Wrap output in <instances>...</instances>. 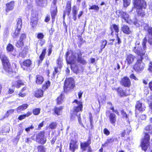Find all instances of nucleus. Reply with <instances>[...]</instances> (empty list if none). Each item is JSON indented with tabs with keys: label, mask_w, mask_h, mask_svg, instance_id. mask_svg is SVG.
<instances>
[{
	"label": "nucleus",
	"mask_w": 152,
	"mask_h": 152,
	"mask_svg": "<svg viewBox=\"0 0 152 152\" xmlns=\"http://www.w3.org/2000/svg\"><path fill=\"white\" fill-rule=\"evenodd\" d=\"M147 39L146 37L144 38L142 42V46H136L133 49V51L137 55V57L136 61L133 66V69L137 73H140L144 69L145 65L143 62V60L147 56V54H146V43Z\"/></svg>",
	"instance_id": "nucleus-1"
},
{
	"label": "nucleus",
	"mask_w": 152,
	"mask_h": 152,
	"mask_svg": "<svg viewBox=\"0 0 152 152\" xmlns=\"http://www.w3.org/2000/svg\"><path fill=\"white\" fill-rule=\"evenodd\" d=\"M0 59L2 62L3 69L6 75L10 77L15 75L16 72L12 70L8 57L1 50H0Z\"/></svg>",
	"instance_id": "nucleus-2"
},
{
	"label": "nucleus",
	"mask_w": 152,
	"mask_h": 152,
	"mask_svg": "<svg viewBox=\"0 0 152 152\" xmlns=\"http://www.w3.org/2000/svg\"><path fill=\"white\" fill-rule=\"evenodd\" d=\"M72 103H75L76 105L74 104L73 110L70 111V118L73 119L76 116L77 117L78 122L80 123L81 122L80 114L79 113L83 110V102L81 100L78 101L77 99H75Z\"/></svg>",
	"instance_id": "nucleus-3"
},
{
	"label": "nucleus",
	"mask_w": 152,
	"mask_h": 152,
	"mask_svg": "<svg viewBox=\"0 0 152 152\" xmlns=\"http://www.w3.org/2000/svg\"><path fill=\"white\" fill-rule=\"evenodd\" d=\"M134 7L136 9L137 15L138 17H144L145 15V12L143 9H145L147 4L145 0H133Z\"/></svg>",
	"instance_id": "nucleus-4"
},
{
	"label": "nucleus",
	"mask_w": 152,
	"mask_h": 152,
	"mask_svg": "<svg viewBox=\"0 0 152 152\" xmlns=\"http://www.w3.org/2000/svg\"><path fill=\"white\" fill-rule=\"evenodd\" d=\"M70 51H67L65 53V60L67 64L70 65L71 70L76 74L79 72L80 69L79 66L76 63V57L74 55L69 56Z\"/></svg>",
	"instance_id": "nucleus-5"
},
{
	"label": "nucleus",
	"mask_w": 152,
	"mask_h": 152,
	"mask_svg": "<svg viewBox=\"0 0 152 152\" xmlns=\"http://www.w3.org/2000/svg\"><path fill=\"white\" fill-rule=\"evenodd\" d=\"M75 87L74 80L72 77L66 78L64 80L63 86V92L67 94Z\"/></svg>",
	"instance_id": "nucleus-6"
},
{
	"label": "nucleus",
	"mask_w": 152,
	"mask_h": 152,
	"mask_svg": "<svg viewBox=\"0 0 152 152\" xmlns=\"http://www.w3.org/2000/svg\"><path fill=\"white\" fill-rule=\"evenodd\" d=\"M114 89L116 91L118 96L120 98L126 97L131 94L129 88L119 86Z\"/></svg>",
	"instance_id": "nucleus-7"
},
{
	"label": "nucleus",
	"mask_w": 152,
	"mask_h": 152,
	"mask_svg": "<svg viewBox=\"0 0 152 152\" xmlns=\"http://www.w3.org/2000/svg\"><path fill=\"white\" fill-rule=\"evenodd\" d=\"M144 134V137L142 139L141 142L140 147L142 150L145 151L150 145V137L147 132H145Z\"/></svg>",
	"instance_id": "nucleus-8"
},
{
	"label": "nucleus",
	"mask_w": 152,
	"mask_h": 152,
	"mask_svg": "<svg viewBox=\"0 0 152 152\" xmlns=\"http://www.w3.org/2000/svg\"><path fill=\"white\" fill-rule=\"evenodd\" d=\"M91 143V137L89 136L86 142H81L80 143V148L82 151H86L87 149V152H92L90 144Z\"/></svg>",
	"instance_id": "nucleus-9"
},
{
	"label": "nucleus",
	"mask_w": 152,
	"mask_h": 152,
	"mask_svg": "<svg viewBox=\"0 0 152 152\" xmlns=\"http://www.w3.org/2000/svg\"><path fill=\"white\" fill-rule=\"evenodd\" d=\"M72 10V0L66 1L65 8L63 11V18L64 20L66 15L69 16L71 14Z\"/></svg>",
	"instance_id": "nucleus-10"
},
{
	"label": "nucleus",
	"mask_w": 152,
	"mask_h": 152,
	"mask_svg": "<svg viewBox=\"0 0 152 152\" xmlns=\"http://www.w3.org/2000/svg\"><path fill=\"white\" fill-rule=\"evenodd\" d=\"M106 114L111 124L115 126L117 122L116 115L114 113H111L108 110L106 112Z\"/></svg>",
	"instance_id": "nucleus-11"
},
{
	"label": "nucleus",
	"mask_w": 152,
	"mask_h": 152,
	"mask_svg": "<svg viewBox=\"0 0 152 152\" xmlns=\"http://www.w3.org/2000/svg\"><path fill=\"white\" fill-rule=\"evenodd\" d=\"M45 131H42L37 135L36 137V140H37L39 139V140L37 141L38 143L44 145L46 142L47 140L45 137Z\"/></svg>",
	"instance_id": "nucleus-12"
},
{
	"label": "nucleus",
	"mask_w": 152,
	"mask_h": 152,
	"mask_svg": "<svg viewBox=\"0 0 152 152\" xmlns=\"http://www.w3.org/2000/svg\"><path fill=\"white\" fill-rule=\"evenodd\" d=\"M56 1L57 0H53V4L54 6L51 7V9L50 11L52 22L55 21L57 15L58 10L57 7L56 6Z\"/></svg>",
	"instance_id": "nucleus-13"
},
{
	"label": "nucleus",
	"mask_w": 152,
	"mask_h": 152,
	"mask_svg": "<svg viewBox=\"0 0 152 152\" xmlns=\"http://www.w3.org/2000/svg\"><path fill=\"white\" fill-rule=\"evenodd\" d=\"M38 14L36 12H33L31 14L30 24L32 28L35 27L37 25L38 20Z\"/></svg>",
	"instance_id": "nucleus-14"
},
{
	"label": "nucleus",
	"mask_w": 152,
	"mask_h": 152,
	"mask_svg": "<svg viewBox=\"0 0 152 152\" xmlns=\"http://www.w3.org/2000/svg\"><path fill=\"white\" fill-rule=\"evenodd\" d=\"M120 83L122 86L128 88H129L131 85V80L129 77L126 76L121 78Z\"/></svg>",
	"instance_id": "nucleus-15"
},
{
	"label": "nucleus",
	"mask_w": 152,
	"mask_h": 152,
	"mask_svg": "<svg viewBox=\"0 0 152 152\" xmlns=\"http://www.w3.org/2000/svg\"><path fill=\"white\" fill-rule=\"evenodd\" d=\"M116 13L118 17H120L124 19L127 23H130L129 20V15L127 13L120 10L116 11Z\"/></svg>",
	"instance_id": "nucleus-16"
},
{
	"label": "nucleus",
	"mask_w": 152,
	"mask_h": 152,
	"mask_svg": "<svg viewBox=\"0 0 152 152\" xmlns=\"http://www.w3.org/2000/svg\"><path fill=\"white\" fill-rule=\"evenodd\" d=\"M16 79H18V80H17L13 81L12 83L11 87L15 88H20L21 86L24 85V83L23 81L19 78V76L15 77Z\"/></svg>",
	"instance_id": "nucleus-17"
},
{
	"label": "nucleus",
	"mask_w": 152,
	"mask_h": 152,
	"mask_svg": "<svg viewBox=\"0 0 152 152\" xmlns=\"http://www.w3.org/2000/svg\"><path fill=\"white\" fill-rule=\"evenodd\" d=\"M135 56L132 53L126 55L125 63L128 66L132 65L134 62Z\"/></svg>",
	"instance_id": "nucleus-18"
},
{
	"label": "nucleus",
	"mask_w": 152,
	"mask_h": 152,
	"mask_svg": "<svg viewBox=\"0 0 152 152\" xmlns=\"http://www.w3.org/2000/svg\"><path fill=\"white\" fill-rule=\"evenodd\" d=\"M135 109L142 113L145 110L146 107L143 104L141 100H140L137 101L135 106Z\"/></svg>",
	"instance_id": "nucleus-19"
},
{
	"label": "nucleus",
	"mask_w": 152,
	"mask_h": 152,
	"mask_svg": "<svg viewBox=\"0 0 152 152\" xmlns=\"http://www.w3.org/2000/svg\"><path fill=\"white\" fill-rule=\"evenodd\" d=\"M78 147L77 140H71L69 143V150L72 152H75V150L78 149Z\"/></svg>",
	"instance_id": "nucleus-20"
},
{
	"label": "nucleus",
	"mask_w": 152,
	"mask_h": 152,
	"mask_svg": "<svg viewBox=\"0 0 152 152\" xmlns=\"http://www.w3.org/2000/svg\"><path fill=\"white\" fill-rule=\"evenodd\" d=\"M83 53L81 52L80 49L77 50V52L76 53V54L77 56V60L78 62L82 64H85L87 62L83 58H82Z\"/></svg>",
	"instance_id": "nucleus-21"
},
{
	"label": "nucleus",
	"mask_w": 152,
	"mask_h": 152,
	"mask_svg": "<svg viewBox=\"0 0 152 152\" xmlns=\"http://www.w3.org/2000/svg\"><path fill=\"white\" fill-rule=\"evenodd\" d=\"M110 29L111 31L110 35L112 36H114V31L116 34H118L119 32V27L118 25L115 24H113L110 27Z\"/></svg>",
	"instance_id": "nucleus-22"
},
{
	"label": "nucleus",
	"mask_w": 152,
	"mask_h": 152,
	"mask_svg": "<svg viewBox=\"0 0 152 152\" xmlns=\"http://www.w3.org/2000/svg\"><path fill=\"white\" fill-rule=\"evenodd\" d=\"M121 29L123 32L125 34L129 35L132 34V31L130 27L126 25H123L121 27Z\"/></svg>",
	"instance_id": "nucleus-23"
},
{
	"label": "nucleus",
	"mask_w": 152,
	"mask_h": 152,
	"mask_svg": "<svg viewBox=\"0 0 152 152\" xmlns=\"http://www.w3.org/2000/svg\"><path fill=\"white\" fill-rule=\"evenodd\" d=\"M15 2L14 1H12L6 4L5 11L6 12H8L13 9L15 6Z\"/></svg>",
	"instance_id": "nucleus-24"
},
{
	"label": "nucleus",
	"mask_w": 152,
	"mask_h": 152,
	"mask_svg": "<svg viewBox=\"0 0 152 152\" xmlns=\"http://www.w3.org/2000/svg\"><path fill=\"white\" fill-rule=\"evenodd\" d=\"M44 91L42 89H37L34 91V95L37 98H41L43 96Z\"/></svg>",
	"instance_id": "nucleus-25"
},
{
	"label": "nucleus",
	"mask_w": 152,
	"mask_h": 152,
	"mask_svg": "<svg viewBox=\"0 0 152 152\" xmlns=\"http://www.w3.org/2000/svg\"><path fill=\"white\" fill-rule=\"evenodd\" d=\"M46 49L44 48L42 52L39 56V60L38 61V65L42 63L43 60L44 59L46 53Z\"/></svg>",
	"instance_id": "nucleus-26"
},
{
	"label": "nucleus",
	"mask_w": 152,
	"mask_h": 152,
	"mask_svg": "<svg viewBox=\"0 0 152 152\" xmlns=\"http://www.w3.org/2000/svg\"><path fill=\"white\" fill-rule=\"evenodd\" d=\"M31 64L32 62L29 59L25 60L22 63L20 64L21 67L24 69H25L24 66H25L26 68H28L29 67Z\"/></svg>",
	"instance_id": "nucleus-27"
},
{
	"label": "nucleus",
	"mask_w": 152,
	"mask_h": 152,
	"mask_svg": "<svg viewBox=\"0 0 152 152\" xmlns=\"http://www.w3.org/2000/svg\"><path fill=\"white\" fill-rule=\"evenodd\" d=\"M64 108V105H61L59 107H55L53 109L54 113L58 115H59L61 114Z\"/></svg>",
	"instance_id": "nucleus-28"
},
{
	"label": "nucleus",
	"mask_w": 152,
	"mask_h": 152,
	"mask_svg": "<svg viewBox=\"0 0 152 152\" xmlns=\"http://www.w3.org/2000/svg\"><path fill=\"white\" fill-rule=\"evenodd\" d=\"M35 83L37 85H41L44 81L43 77L40 75H37L35 77Z\"/></svg>",
	"instance_id": "nucleus-29"
},
{
	"label": "nucleus",
	"mask_w": 152,
	"mask_h": 152,
	"mask_svg": "<svg viewBox=\"0 0 152 152\" xmlns=\"http://www.w3.org/2000/svg\"><path fill=\"white\" fill-rule=\"evenodd\" d=\"M64 94L61 93L56 99V104L57 105H60L62 104L64 102V99L65 98Z\"/></svg>",
	"instance_id": "nucleus-30"
},
{
	"label": "nucleus",
	"mask_w": 152,
	"mask_h": 152,
	"mask_svg": "<svg viewBox=\"0 0 152 152\" xmlns=\"http://www.w3.org/2000/svg\"><path fill=\"white\" fill-rule=\"evenodd\" d=\"M116 140L117 138H115L113 137H111L109 138H108L107 139L104 143L102 145V146L105 147L107 146L109 144L113 143L115 140Z\"/></svg>",
	"instance_id": "nucleus-31"
},
{
	"label": "nucleus",
	"mask_w": 152,
	"mask_h": 152,
	"mask_svg": "<svg viewBox=\"0 0 152 152\" xmlns=\"http://www.w3.org/2000/svg\"><path fill=\"white\" fill-rule=\"evenodd\" d=\"M28 50V46H25L20 53L19 55L23 58H24L26 56Z\"/></svg>",
	"instance_id": "nucleus-32"
},
{
	"label": "nucleus",
	"mask_w": 152,
	"mask_h": 152,
	"mask_svg": "<svg viewBox=\"0 0 152 152\" xmlns=\"http://www.w3.org/2000/svg\"><path fill=\"white\" fill-rule=\"evenodd\" d=\"M78 12V10L76 6L74 5L73 6L72 11V18L74 21H76L77 20V15Z\"/></svg>",
	"instance_id": "nucleus-33"
},
{
	"label": "nucleus",
	"mask_w": 152,
	"mask_h": 152,
	"mask_svg": "<svg viewBox=\"0 0 152 152\" xmlns=\"http://www.w3.org/2000/svg\"><path fill=\"white\" fill-rule=\"evenodd\" d=\"M63 59L60 56H59L58 58L56 60V64H57V66L59 67V69H61L63 66Z\"/></svg>",
	"instance_id": "nucleus-34"
},
{
	"label": "nucleus",
	"mask_w": 152,
	"mask_h": 152,
	"mask_svg": "<svg viewBox=\"0 0 152 152\" xmlns=\"http://www.w3.org/2000/svg\"><path fill=\"white\" fill-rule=\"evenodd\" d=\"M28 106V105L27 104H23L18 106L16 110L17 112H19L26 109Z\"/></svg>",
	"instance_id": "nucleus-35"
},
{
	"label": "nucleus",
	"mask_w": 152,
	"mask_h": 152,
	"mask_svg": "<svg viewBox=\"0 0 152 152\" xmlns=\"http://www.w3.org/2000/svg\"><path fill=\"white\" fill-rule=\"evenodd\" d=\"M50 82L49 80L45 81L43 84L42 85V89L45 91L50 86Z\"/></svg>",
	"instance_id": "nucleus-36"
},
{
	"label": "nucleus",
	"mask_w": 152,
	"mask_h": 152,
	"mask_svg": "<svg viewBox=\"0 0 152 152\" xmlns=\"http://www.w3.org/2000/svg\"><path fill=\"white\" fill-rule=\"evenodd\" d=\"M107 41L105 39H103L101 41L100 45V50L99 51V53H101L102 52L103 50L105 48L107 44Z\"/></svg>",
	"instance_id": "nucleus-37"
},
{
	"label": "nucleus",
	"mask_w": 152,
	"mask_h": 152,
	"mask_svg": "<svg viewBox=\"0 0 152 152\" xmlns=\"http://www.w3.org/2000/svg\"><path fill=\"white\" fill-rule=\"evenodd\" d=\"M21 29L16 28L15 31L12 34V36L13 38H18L19 35L20 34Z\"/></svg>",
	"instance_id": "nucleus-38"
},
{
	"label": "nucleus",
	"mask_w": 152,
	"mask_h": 152,
	"mask_svg": "<svg viewBox=\"0 0 152 152\" xmlns=\"http://www.w3.org/2000/svg\"><path fill=\"white\" fill-rule=\"evenodd\" d=\"M144 130L148 134H152V125L148 124L144 128Z\"/></svg>",
	"instance_id": "nucleus-39"
},
{
	"label": "nucleus",
	"mask_w": 152,
	"mask_h": 152,
	"mask_svg": "<svg viewBox=\"0 0 152 152\" xmlns=\"http://www.w3.org/2000/svg\"><path fill=\"white\" fill-rule=\"evenodd\" d=\"M26 89L27 88L26 86H24L22 88L18 94L19 97H24L26 96V93H24L23 92L26 91Z\"/></svg>",
	"instance_id": "nucleus-40"
},
{
	"label": "nucleus",
	"mask_w": 152,
	"mask_h": 152,
	"mask_svg": "<svg viewBox=\"0 0 152 152\" xmlns=\"http://www.w3.org/2000/svg\"><path fill=\"white\" fill-rule=\"evenodd\" d=\"M37 152H46V148L45 146L42 145L37 146Z\"/></svg>",
	"instance_id": "nucleus-41"
},
{
	"label": "nucleus",
	"mask_w": 152,
	"mask_h": 152,
	"mask_svg": "<svg viewBox=\"0 0 152 152\" xmlns=\"http://www.w3.org/2000/svg\"><path fill=\"white\" fill-rule=\"evenodd\" d=\"M22 22L21 19L20 18H18L17 19L16 28L21 29L22 28Z\"/></svg>",
	"instance_id": "nucleus-42"
},
{
	"label": "nucleus",
	"mask_w": 152,
	"mask_h": 152,
	"mask_svg": "<svg viewBox=\"0 0 152 152\" xmlns=\"http://www.w3.org/2000/svg\"><path fill=\"white\" fill-rule=\"evenodd\" d=\"M6 48L7 52H11L13 50L14 48L12 44L9 43L7 45Z\"/></svg>",
	"instance_id": "nucleus-43"
},
{
	"label": "nucleus",
	"mask_w": 152,
	"mask_h": 152,
	"mask_svg": "<svg viewBox=\"0 0 152 152\" xmlns=\"http://www.w3.org/2000/svg\"><path fill=\"white\" fill-rule=\"evenodd\" d=\"M24 42L22 41L19 40L15 43V46L18 48H20L24 45Z\"/></svg>",
	"instance_id": "nucleus-44"
},
{
	"label": "nucleus",
	"mask_w": 152,
	"mask_h": 152,
	"mask_svg": "<svg viewBox=\"0 0 152 152\" xmlns=\"http://www.w3.org/2000/svg\"><path fill=\"white\" fill-rule=\"evenodd\" d=\"M99 7L96 5H92L89 8V10H94L96 12H98L99 10Z\"/></svg>",
	"instance_id": "nucleus-45"
},
{
	"label": "nucleus",
	"mask_w": 152,
	"mask_h": 152,
	"mask_svg": "<svg viewBox=\"0 0 152 152\" xmlns=\"http://www.w3.org/2000/svg\"><path fill=\"white\" fill-rule=\"evenodd\" d=\"M54 71L52 73L53 76V77H55L57 73H60L61 71V69H59V67L57 66L54 67Z\"/></svg>",
	"instance_id": "nucleus-46"
},
{
	"label": "nucleus",
	"mask_w": 152,
	"mask_h": 152,
	"mask_svg": "<svg viewBox=\"0 0 152 152\" xmlns=\"http://www.w3.org/2000/svg\"><path fill=\"white\" fill-rule=\"evenodd\" d=\"M41 109L39 108H36L34 109L32 111V113L34 115H38L40 113Z\"/></svg>",
	"instance_id": "nucleus-47"
},
{
	"label": "nucleus",
	"mask_w": 152,
	"mask_h": 152,
	"mask_svg": "<svg viewBox=\"0 0 152 152\" xmlns=\"http://www.w3.org/2000/svg\"><path fill=\"white\" fill-rule=\"evenodd\" d=\"M131 0H123L124 7H126L130 4Z\"/></svg>",
	"instance_id": "nucleus-48"
},
{
	"label": "nucleus",
	"mask_w": 152,
	"mask_h": 152,
	"mask_svg": "<svg viewBox=\"0 0 152 152\" xmlns=\"http://www.w3.org/2000/svg\"><path fill=\"white\" fill-rule=\"evenodd\" d=\"M57 125V124L56 122H52L50 124L49 127L51 129H54L56 128Z\"/></svg>",
	"instance_id": "nucleus-49"
},
{
	"label": "nucleus",
	"mask_w": 152,
	"mask_h": 152,
	"mask_svg": "<svg viewBox=\"0 0 152 152\" xmlns=\"http://www.w3.org/2000/svg\"><path fill=\"white\" fill-rule=\"evenodd\" d=\"M116 40L117 42L115 44V46H116L117 45H119L122 42L121 40L118 36V34H116Z\"/></svg>",
	"instance_id": "nucleus-50"
},
{
	"label": "nucleus",
	"mask_w": 152,
	"mask_h": 152,
	"mask_svg": "<svg viewBox=\"0 0 152 152\" xmlns=\"http://www.w3.org/2000/svg\"><path fill=\"white\" fill-rule=\"evenodd\" d=\"M89 119L90 124V126L91 128L93 127V118L92 115V114L91 113H89Z\"/></svg>",
	"instance_id": "nucleus-51"
},
{
	"label": "nucleus",
	"mask_w": 152,
	"mask_h": 152,
	"mask_svg": "<svg viewBox=\"0 0 152 152\" xmlns=\"http://www.w3.org/2000/svg\"><path fill=\"white\" fill-rule=\"evenodd\" d=\"M62 144L61 143L60 146L57 145L55 150V152H64L62 151Z\"/></svg>",
	"instance_id": "nucleus-52"
},
{
	"label": "nucleus",
	"mask_w": 152,
	"mask_h": 152,
	"mask_svg": "<svg viewBox=\"0 0 152 152\" xmlns=\"http://www.w3.org/2000/svg\"><path fill=\"white\" fill-rule=\"evenodd\" d=\"M26 38V35L24 33H22L21 34L19 40L22 41L24 42Z\"/></svg>",
	"instance_id": "nucleus-53"
},
{
	"label": "nucleus",
	"mask_w": 152,
	"mask_h": 152,
	"mask_svg": "<svg viewBox=\"0 0 152 152\" xmlns=\"http://www.w3.org/2000/svg\"><path fill=\"white\" fill-rule=\"evenodd\" d=\"M121 112L123 118H125L126 119L128 118L127 115L124 110H121Z\"/></svg>",
	"instance_id": "nucleus-54"
},
{
	"label": "nucleus",
	"mask_w": 152,
	"mask_h": 152,
	"mask_svg": "<svg viewBox=\"0 0 152 152\" xmlns=\"http://www.w3.org/2000/svg\"><path fill=\"white\" fill-rule=\"evenodd\" d=\"M53 47L52 44H50L49 46V48L48 50V54L47 55L48 56H50L52 53V48Z\"/></svg>",
	"instance_id": "nucleus-55"
},
{
	"label": "nucleus",
	"mask_w": 152,
	"mask_h": 152,
	"mask_svg": "<svg viewBox=\"0 0 152 152\" xmlns=\"http://www.w3.org/2000/svg\"><path fill=\"white\" fill-rule=\"evenodd\" d=\"M104 134L106 136H108L110 134V131L107 128H104L103 130Z\"/></svg>",
	"instance_id": "nucleus-56"
},
{
	"label": "nucleus",
	"mask_w": 152,
	"mask_h": 152,
	"mask_svg": "<svg viewBox=\"0 0 152 152\" xmlns=\"http://www.w3.org/2000/svg\"><path fill=\"white\" fill-rule=\"evenodd\" d=\"M44 37L43 34L41 32L37 34V39H42Z\"/></svg>",
	"instance_id": "nucleus-57"
},
{
	"label": "nucleus",
	"mask_w": 152,
	"mask_h": 152,
	"mask_svg": "<svg viewBox=\"0 0 152 152\" xmlns=\"http://www.w3.org/2000/svg\"><path fill=\"white\" fill-rule=\"evenodd\" d=\"M44 121H42L41 123H39L38 125V127L37 129V130H40L41 129V128L44 126Z\"/></svg>",
	"instance_id": "nucleus-58"
},
{
	"label": "nucleus",
	"mask_w": 152,
	"mask_h": 152,
	"mask_svg": "<svg viewBox=\"0 0 152 152\" xmlns=\"http://www.w3.org/2000/svg\"><path fill=\"white\" fill-rule=\"evenodd\" d=\"M148 34L152 37V27H149L147 30Z\"/></svg>",
	"instance_id": "nucleus-59"
},
{
	"label": "nucleus",
	"mask_w": 152,
	"mask_h": 152,
	"mask_svg": "<svg viewBox=\"0 0 152 152\" xmlns=\"http://www.w3.org/2000/svg\"><path fill=\"white\" fill-rule=\"evenodd\" d=\"M50 15H47L45 18L44 21L46 23L48 22L50 20Z\"/></svg>",
	"instance_id": "nucleus-60"
},
{
	"label": "nucleus",
	"mask_w": 152,
	"mask_h": 152,
	"mask_svg": "<svg viewBox=\"0 0 152 152\" xmlns=\"http://www.w3.org/2000/svg\"><path fill=\"white\" fill-rule=\"evenodd\" d=\"M130 78L131 79H134L135 80H138V79L135 76L134 74L133 73L131 74L129 76Z\"/></svg>",
	"instance_id": "nucleus-61"
},
{
	"label": "nucleus",
	"mask_w": 152,
	"mask_h": 152,
	"mask_svg": "<svg viewBox=\"0 0 152 152\" xmlns=\"http://www.w3.org/2000/svg\"><path fill=\"white\" fill-rule=\"evenodd\" d=\"M148 70L152 73V61H150L149 64Z\"/></svg>",
	"instance_id": "nucleus-62"
},
{
	"label": "nucleus",
	"mask_w": 152,
	"mask_h": 152,
	"mask_svg": "<svg viewBox=\"0 0 152 152\" xmlns=\"http://www.w3.org/2000/svg\"><path fill=\"white\" fill-rule=\"evenodd\" d=\"M26 118V115L25 114H21L19 116L18 118V119L20 120H22L25 118Z\"/></svg>",
	"instance_id": "nucleus-63"
},
{
	"label": "nucleus",
	"mask_w": 152,
	"mask_h": 152,
	"mask_svg": "<svg viewBox=\"0 0 152 152\" xmlns=\"http://www.w3.org/2000/svg\"><path fill=\"white\" fill-rule=\"evenodd\" d=\"M36 3L38 5H41L44 3L43 0H36Z\"/></svg>",
	"instance_id": "nucleus-64"
}]
</instances>
